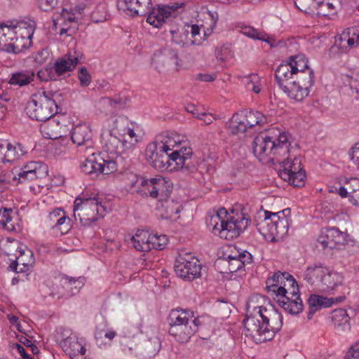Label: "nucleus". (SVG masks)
Returning <instances> with one entry per match:
<instances>
[{
	"instance_id": "obj_1",
	"label": "nucleus",
	"mask_w": 359,
	"mask_h": 359,
	"mask_svg": "<svg viewBox=\"0 0 359 359\" xmlns=\"http://www.w3.org/2000/svg\"><path fill=\"white\" fill-rule=\"evenodd\" d=\"M290 142L287 133L278 128H271L257 135L253 142V151L260 161L275 163L289 152Z\"/></svg>"
},
{
	"instance_id": "obj_2",
	"label": "nucleus",
	"mask_w": 359,
	"mask_h": 359,
	"mask_svg": "<svg viewBox=\"0 0 359 359\" xmlns=\"http://www.w3.org/2000/svg\"><path fill=\"white\" fill-rule=\"evenodd\" d=\"M117 6L131 16L148 14L147 22L155 27H161L176 16L175 10L168 6L151 9V0H118Z\"/></svg>"
},
{
	"instance_id": "obj_3",
	"label": "nucleus",
	"mask_w": 359,
	"mask_h": 359,
	"mask_svg": "<svg viewBox=\"0 0 359 359\" xmlns=\"http://www.w3.org/2000/svg\"><path fill=\"white\" fill-rule=\"evenodd\" d=\"M250 217L243 212L237 213L235 216L228 215L225 208L219 209L210 217L208 224L212 226V231L220 238L231 240L237 238L246 229Z\"/></svg>"
},
{
	"instance_id": "obj_4",
	"label": "nucleus",
	"mask_w": 359,
	"mask_h": 359,
	"mask_svg": "<svg viewBox=\"0 0 359 359\" xmlns=\"http://www.w3.org/2000/svg\"><path fill=\"white\" fill-rule=\"evenodd\" d=\"M55 93L38 90L33 94L25 107L26 114L29 118L39 121L49 120L57 113L58 106L55 97Z\"/></svg>"
},
{
	"instance_id": "obj_5",
	"label": "nucleus",
	"mask_w": 359,
	"mask_h": 359,
	"mask_svg": "<svg viewBox=\"0 0 359 359\" xmlns=\"http://www.w3.org/2000/svg\"><path fill=\"white\" fill-rule=\"evenodd\" d=\"M290 208H285L278 212H264V219L256 224L258 231L264 237H282L287 233L290 224Z\"/></svg>"
},
{
	"instance_id": "obj_6",
	"label": "nucleus",
	"mask_w": 359,
	"mask_h": 359,
	"mask_svg": "<svg viewBox=\"0 0 359 359\" xmlns=\"http://www.w3.org/2000/svg\"><path fill=\"white\" fill-rule=\"evenodd\" d=\"M304 280L311 285L318 286L322 291L328 292L341 285L344 278L341 273L319 264L308 267Z\"/></svg>"
},
{
	"instance_id": "obj_7",
	"label": "nucleus",
	"mask_w": 359,
	"mask_h": 359,
	"mask_svg": "<svg viewBox=\"0 0 359 359\" xmlns=\"http://www.w3.org/2000/svg\"><path fill=\"white\" fill-rule=\"evenodd\" d=\"M280 165L279 176L285 182L294 187L304 186L306 178L305 171L303 170L302 158L294 154L292 148L289 147V152L286 156H282L280 161H275Z\"/></svg>"
},
{
	"instance_id": "obj_8",
	"label": "nucleus",
	"mask_w": 359,
	"mask_h": 359,
	"mask_svg": "<svg viewBox=\"0 0 359 359\" xmlns=\"http://www.w3.org/2000/svg\"><path fill=\"white\" fill-rule=\"evenodd\" d=\"M107 207L99 201L98 196L93 198H76L74 201V216L83 226H88L103 217Z\"/></svg>"
},
{
	"instance_id": "obj_9",
	"label": "nucleus",
	"mask_w": 359,
	"mask_h": 359,
	"mask_svg": "<svg viewBox=\"0 0 359 359\" xmlns=\"http://www.w3.org/2000/svg\"><path fill=\"white\" fill-rule=\"evenodd\" d=\"M182 65L177 50L168 47L156 50L151 58V65L159 74L177 72Z\"/></svg>"
},
{
	"instance_id": "obj_10",
	"label": "nucleus",
	"mask_w": 359,
	"mask_h": 359,
	"mask_svg": "<svg viewBox=\"0 0 359 359\" xmlns=\"http://www.w3.org/2000/svg\"><path fill=\"white\" fill-rule=\"evenodd\" d=\"M260 306H254L252 311H250V306H248L246 318L244 320V328L245 335L251 337L257 344L269 341L271 333L264 331V325L262 323L261 316H259Z\"/></svg>"
},
{
	"instance_id": "obj_11",
	"label": "nucleus",
	"mask_w": 359,
	"mask_h": 359,
	"mask_svg": "<svg viewBox=\"0 0 359 359\" xmlns=\"http://www.w3.org/2000/svg\"><path fill=\"white\" fill-rule=\"evenodd\" d=\"M147 162L159 170H172L171 153H168L163 147L155 141L149 144L145 150Z\"/></svg>"
},
{
	"instance_id": "obj_12",
	"label": "nucleus",
	"mask_w": 359,
	"mask_h": 359,
	"mask_svg": "<svg viewBox=\"0 0 359 359\" xmlns=\"http://www.w3.org/2000/svg\"><path fill=\"white\" fill-rule=\"evenodd\" d=\"M174 268L177 276L187 280H193L201 276L199 260L190 255H180L176 258Z\"/></svg>"
},
{
	"instance_id": "obj_13",
	"label": "nucleus",
	"mask_w": 359,
	"mask_h": 359,
	"mask_svg": "<svg viewBox=\"0 0 359 359\" xmlns=\"http://www.w3.org/2000/svg\"><path fill=\"white\" fill-rule=\"evenodd\" d=\"M289 70H281V73L275 75L276 79L279 87L290 97L297 101H302L304 97H307L309 91L308 88L298 83L296 80H292L287 76Z\"/></svg>"
},
{
	"instance_id": "obj_14",
	"label": "nucleus",
	"mask_w": 359,
	"mask_h": 359,
	"mask_svg": "<svg viewBox=\"0 0 359 359\" xmlns=\"http://www.w3.org/2000/svg\"><path fill=\"white\" fill-rule=\"evenodd\" d=\"M48 173L47 166L41 163L31 161L25 165L21 171L16 176L13 177V180H18L19 183H26L29 182H35L39 179L45 177Z\"/></svg>"
},
{
	"instance_id": "obj_15",
	"label": "nucleus",
	"mask_w": 359,
	"mask_h": 359,
	"mask_svg": "<svg viewBox=\"0 0 359 359\" xmlns=\"http://www.w3.org/2000/svg\"><path fill=\"white\" fill-rule=\"evenodd\" d=\"M259 312L260 313L259 316H261L263 325H264L265 332L271 334L269 337V341L276 332L280 330L283 325V316L273 308L266 309L260 306Z\"/></svg>"
},
{
	"instance_id": "obj_16",
	"label": "nucleus",
	"mask_w": 359,
	"mask_h": 359,
	"mask_svg": "<svg viewBox=\"0 0 359 359\" xmlns=\"http://www.w3.org/2000/svg\"><path fill=\"white\" fill-rule=\"evenodd\" d=\"M287 69L289 70V74H287V76L292 78V76L296 72L311 69L308 65V60L306 56L303 54H299L291 57L289 62L280 64L276 69L275 75L278 76L281 73V70L284 72V70L286 71Z\"/></svg>"
},
{
	"instance_id": "obj_17",
	"label": "nucleus",
	"mask_w": 359,
	"mask_h": 359,
	"mask_svg": "<svg viewBox=\"0 0 359 359\" xmlns=\"http://www.w3.org/2000/svg\"><path fill=\"white\" fill-rule=\"evenodd\" d=\"M227 258L229 273H235L252 262V256L249 252H240L236 248L231 251Z\"/></svg>"
},
{
	"instance_id": "obj_18",
	"label": "nucleus",
	"mask_w": 359,
	"mask_h": 359,
	"mask_svg": "<svg viewBox=\"0 0 359 359\" xmlns=\"http://www.w3.org/2000/svg\"><path fill=\"white\" fill-rule=\"evenodd\" d=\"M198 330V320L183 325H173L169 329V334L176 340L184 343L188 341L190 337Z\"/></svg>"
},
{
	"instance_id": "obj_19",
	"label": "nucleus",
	"mask_w": 359,
	"mask_h": 359,
	"mask_svg": "<svg viewBox=\"0 0 359 359\" xmlns=\"http://www.w3.org/2000/svg\"><path fill=\"white\" fill-rule=\"evenodd\" d=\"M93 165L96 173L109 175L117 170L116 162L109 156L104 158L101 154H95V156H89L86 157Z\"/></svg>"
},
{
	"instance_id": "obj_20",
	"label": "nucleus",
	"mask_w": 359,
	"mask_h": 359,
	"mask_svg": "<svg viewBox=\"0 0 359 359\" xmlns=\"http://www.w3.org/2000/svg\"><path fill=\"white\" fill-rule=\"evenodd\" d=\"M80 53L74 51L69 52L62 59L57 60L52 68L55 73L56 77L62 76L66 72L72 71L79 63Z\"/></svg>"
},
{
	"instance_id": "obj_21",
	"label": "nucleus",
	"mask_w": 359,
	"mask_h": 359,
	"mask_svg": "<svg viewBox=\"0 0 359 359\" xmlns=\"http://www.w3.org/2000/svg\"><path fill=\"white\" fill-rule=\"evenodd\" d=\"M111 133L102 135V142L105 151L110 154H119L124 151L127 141L123 138Z\"/></svg>"
},
{
	"instance_id": "obj_22",
	"label": "nucleus",
	"mask_w": 359,
	"mask_h": 359,
	"mask_svg": "<svg viewBox=\"0 0 359 359\" xmlns=\"http://www.w3.org/2000/svg\"><path fill=\"white\" fill-rule=\"evenodd\" d=\"M273 299L277 302L278 305L281 306L285 311L292 315H297L302 311L303 304L299 294V297H292V299L288 298L287 296H277Z\"/></svg>"
},
{
	"instance_id": "obj_23",
	"label": "nucleus",
	"mask_w": 359,
	"mask_h": 359,
	"mask_svg": "<svg viewBox=\"0 0 359 359\" xmlns=\"http://www.w3.org/2000/svg\"><path fill=\"white\" fill-rule=\"evenodd\" d=\"M71 138L74 144L83 149V144L92 141L91 130L86 125H78L72 129Z\"/></svg>"
},
{
	"instance_id": "obj_24",
	"label": "nucleus",
	"mask_w": 359,
	"mask_h": 359,
	"mask_svg": "<svg viewBox=\"0 0 359 359\" xmlns=\"http://www.w3.org/2000/svg\"><path fill=\"white\" fill-rule=\"evenodd\" d=\"M129 243L138 251L148 252L151 250L150 233L147 231L138 229L135 234L130 238Z\"/></svg>"
},
{
	"instance_id": "obj_25",
	"label": "nucleus",
	"mask_w": 359,
	"mask_h": 359,
	"mask_svg": "<svg viewBox=\"0 0 359 359\" xmlns=\"http://www.w3.org/2000/svg\"><path fill=\"white\" fill-rule=\"evenodd\" d=\"M229 133L234 135H239L248 132L244 111L235 113L227 123Z\"/></svg>"
},
{
	"instance_id": "obj_26",
	"label": "nucleus",
	"mask_w": 359,
	"mask_h": 359,
	"mask_svg": "<svg viewBox=\"0 0 359 359\" xmlns=\"http://www.w3.org/2000/svg\"><path fill=\"white\" fill-rule=\"evenodd\" d=\"M334 302L332 298H327L323 296L312 294L310 296L308 303L309 306V311L308 313V318L311 319L315 312L321 308H327L330 306Z\"/></svg>"
},
{
	"instance_id": "obj_27",
	"label": "nucleus",
	"mask_w": 359,
	"mask_h": 359,
	"mask_svg": "<svg viewBox=\"0 0 359 359\" xmlns=\"http://www.w3.org/2000/svg\"><path fill=\"white\" fill-rule=\"evenodd\" d=\"M15 36L16 35L13 28V22H11L10 25L0 24V49L7 51Z\"/></svg>"
},
{
	"instance_id": "obj_28",
	"label": "nucleus",
	"mask_w": 359,
	"mask_h": 359,
	"mask_svg": "<svg viewBox=\"0 0 359 359\" xmlns=\"http://www.w3.org/2000/svg\"><path fill=\"white\" fill-rule=\"evenodd\" d=\"M286 294H292V297H299V286L295 279L290 275V278H287L285 280L283 285H280L276 290L275 297L277 296H285Z\"/></svg>"
},
{
	"instance_id": "obj_29",
	"label": "nucleus",
	"mask_w": 359,
	"mask_h": 359,
	"mask_svg": "<svg viewBox=\"0 0 359 359\" xmlns=\"http://www.w3.org/2000/svg\"><path fill=\"white\" fill-rule=\"evenodd\" d=\"M193 312L188 310L176 309L172 310L169 315L170 325H183L187 323L193 322Z\"/></svg>"
},
{
	"instance_id": "obj_30",
	"label": "nucleus",
	"mask_w": 359,
	"mask_h": 359,
	"mask_svg": "<svg viewBox=\"0 0 359 359\" xmlns=\"http://www.w3.org/2000/svg\"><path fill=\"white\" fill-rule=\"evenodd\" d=\"M155 191H151V194L156 196L163 200L169 196L171 191L170 183L164 177L161 176L154 177Z\"/></svg>"
},
{
	"instance_id": "obj_31",
	"label": "nucleus",
	"mask_w": 359,
	"mask_h": 359,
	"mask_svg": "<svg viewBox=\"0 0 359 359\" xmlns=\"http://www.w3.org/2000/svg\"><path fill=\"white\" fill-rule=\"evenodd\" d=\"M244 116L248 130L257 126H262L267 122V118L258 111H244Z\"/></svg>"
},
{
	"instance_id": "obj_32",
	"label": "nucleus",
	"mask_w": 359,
	"mask_h": 359,
	"mask_svg": "<svg viewBox=\"0 0 359 359\" xmlns=\"http://www.w3.org/2000/svg\"><path fill=\"white\" fill-rule=\"evenodd\" d=\"M61 126L59 122H55L54 120H48V122L41 125V131L43 136L47 139L57 140L62 135L60 133Z\"/></svg>"
},
{
	"instance_id": "obj_33",
	"label": "nucleus",
	"mask_w": 359,
	"mask_h": 359,
	"mask_svg": "<svg viewBox=\"0 0 359 359\" xmlns=\"http://www.w3.org/2000/svg\"><path fill=\"white\" fill-rule=\"evenodd\" d=\"M15 35L32 41L34 31V25L29 22L21 20L13 22Z\"/></svg>"
},
{
	"instance_id": "obj_34",
	"label": "nucleus",
	"mask_w": 359,
	"mask_h": 359,
	"mask_svg": "<svg viewBox=\"0 0 359 359\" xmlns=\"http://www.w3.org/2000/svg\"><path fill=\"white\" fill-rule=\"evenodd\" d=\"M34 77V73L32 71H22L12 74L8 83L11 85L19 86H27L30 83Z\"/></svg>"
},
{
	"instance_id": "obj_35",
	"label": "nucleus",
	"mask_w": 359,
	"mask_h": 359,
	"mask_svg": "<svg viewBox=\"0 0 359 359\" xmlns=\"http://www.w3.org/2000/svg\"><path fill=\"white\" fill-rule=\"evenodd\" d=\"M358 189L359 179L357 177H351L349 179H345L340 187L337 189V191L342 198H349V195L353 194Z\"/></svg>"
},
{
	"instance_id": "obj_36",
	"label": "nucleus",
	"mask_w": 359,
	"mask_h": 359,
	"mask_svg": "<svg viewBox=\"0 0 359 359\" xmlns=\"http://www.w3.org/2000/svg\"><path fill=\"white\" fill-rule=\"evenodd\" d=\"M25 154V151L22 144L19 143L12 144L6 142V149L5 151V158L4 163L13 162L19 159Z\"/></svg>"
},
{
	"instance_id": "obj_37",
	"label": "nucleus",
	"mask_w": 359,
	"mask_h": 359,
	"mask_svg": "<svg viewBox=\"0 0 359 359\" xmlns=\"http://www.w3.org/2000/svg\"><path fill=\"white\" fill-rule=\"evenodd\" d=\"M332 320L334 327L339 331L349 328V318L344 309H339L334 310L332 315Z\"/></svg>"
},
{
	"instance_id": "obj_38",
	"label": "nucleus",
	"mask_w": 359,
	"mask_h": 359,
	"mask_svg": "<svg viewBox=\"0 0 359 359\" xmlns=\"http://www.w3.org/2000/svg\"><path fill=\"white\" fill-rule=\"evenodd\" d=\"M290 277V274L284 272L278 271L273 274L271 278H269L266 280V288L269 292H272L273 294H276V290L280 285H283L285 280L287 278Z\"/></svg>"
},
{
	"instance_id": "obj_39",
	"label": "nucleus",
	"mask_w": 359,
	"mask_h": 359,
	"mask_svg": "<svg viewBox=\"0 0 359 359\" xmlns=\"http://www.w3.org/2000/svg\"><path fill=\"white\" fill-rule=\"evenodd\" d=\"M290 79L309 88L314 83V73L312 69L296 72Z\"/></svg>"
},
{
	"instance_id": "obj_40",
	"label": "nucleus",
	"mask_w": 359,
	"mask_h": 359,
	"mask_svg": "<svg viewBox=\"0 0 359 359\" xmlns=\"http://www.w3.org/2000/svg\"><path fill=\"white\" fill-rule=\"evenodd\" d=\"M60 346L66 354L72 358L79 354V348H81V344L76 339H74L72 337H67L62 339L60 342Z\"/></svg>"
},
{
	"instance_id": "obj_41",
	"label": "nucleus",
	"mask_w": 359,
	"mask_h": 359,
	"mask_svg": "<svg viewBox=\"0 0 359 359\" xmlns=\"http://www.w3.org/2000/svg\"><path fill=\"white\" fill-rule=\"evenodd\" d=\"M341 41H346L351 48L359 46V24L348 28L340 36Z\"/></svg>"
},
{
	"instance_id": "obj_42",
	"label": "nucleus",
	"mask_w": 359,
	"mask_h": 359,
	"mask_svg": "<svg viewBox=\"0 0 359 359\" xmlns=\"http://www.w3.org/2000/svg\"><path fill=\"white\" fill-rule=\"evenodd\" d=\"M32 44V41L29 39H25L22 37L15 36L13 42L10 43L9 48H8L6 52L18 54L30 47Z\"/></svg>"
},
{
	"instance_id": "obj_43",
	"label": "nucleus",
	"mask_w": 359,
	"mask_h": 359,
	"mask_svg": "<svg viewBox=\"0 0 359 359\" xmlns=\"http://www.w3.org/2000/svg\"><path fill=\"white\" fill-rule=\"evenodd\" d=\"M12 209H0V226L8 231H15V224L13 222Z\"/></svg>"
},
{
	"instance_id": "obj_44",
	"label": "nucleus",
	"mask_w": 359,
	"mask_h": 359,
	"mask_svg": "<svg viewBox=\"0 0 359 359\" xmlns=\"http://www.w3.org/2000/svg\"><path fill=\"white\" fill-rule=\"evenodd\" d=\"M243 34L255 39L261 40L270 44L271 47L275 46V39L269 37L266 34L258 32L257 30L251 27H245L242 29Z\"/></svg>"
},
{
	"instance_id": "obj_45",
	"label": "nucleus",
	"mask_w": 359,
	"mask_h": 359,
	"mask_svg": "<svg viewBox=\"0 0 359 359\" xmlns=\"http://www.w3.org/2000/svg\"><path fill=\"white\" fill-rule=\"evenodd\" d=\"M192 156V151L191 148L183 147L180 150H175L171 152V160L172 164L175 163V166L182 165L183 162L191 158Z\"/></svg>"
},
{
	"instance_id": "obj_46",
	"label": "nucleus",
	"mask_w": 359,
	"mask_h": 359,
	"mask_svg": "<svg viewBox=\"0 0 359 359\" xmlns=\"http://www.w3.org/2000/svg\"><path fill=\"white\" fill-rule=\"evenodd\" d=\"M128 121L123 117H118L114 121V126L109 132L121 137H123L126 135L128 130Z\"/></svg>"
},
{
	"instance_id": "obj_47",
	"label": "nucleus",
	"mask_w": 359,
	"mask_h": 359,
	"mask_svg": "<svg viewBox=\"0 0 359 359\" xmlns=\"http://www.w3.org/2000/svg\"><path fill=\"white\" fill-rule=\"evenodd\" d=\"M243 82L248 90H252L257 94L260 92V79L257 74H252L245 76L243 77Z\"/></svg>"
},
{
	"instance_id": "obj_48",
	"label": "nucleus",
	"mask_w": 359,
	"mask_h": 359,
	"mask_svg": "<svg viewBox=\"0 0 359 359\" xmlns=\"http://www.w3.org/2000/svg\"><path fill=\"white\" fill-rule=\"evenodd\" d=\"M168 238L165 235L158 236L150 233V246L151 250L154 249L161 250L165 248L168 244Z\"/></svg>"
},
{
	"instance_id": "obj_49",
	"label": "nucleus",
	"mask_w": 359,
	"mask_h": 359,
	"mask_svg": "<svg viewBox=\"0 0 359 359\" xmlns=\"http://www.w3.org/2000/svg\"><path fill=\"white\" fill-rule=\"evenodd\" d=\"M330 236L332 237L335 248L337 245H344L348 242V235L345 232L339 231L336 227H330Z\"/></svg>"
},
{
	"instance_id": "obj_50",
	"label": "nucleus",
	"mask_w": 359,
	"mask_h": 359,
	"mask_svg": "<svg viewBox=\"0 0 359 359\" xmlns=\"http://www.w3.org/2000/svg\"><path fill=\"white\" fill-rule=\"evenodd\" d=\"M330 231L329 228L325 229L322 231L321 234L318 239V243L322 245L323 248H336L332 237L330 236Z\"/></svg>"
},
{
	"instance_id": "obj_51",
	"label": "nucleus",
	"mask_w": 359,
	"mask_h": 359,
	"mask_svg": "<svg viewBox=\"0 0 359 359\" xmlns=\"http://www.w3.org/2000/svg\"><path fill=\"white\" fill-rule=\"evenodd\" d=\"M142 187L141 191L146 196H149L153 198H156V196L151 194L152 191H155L154 178L142 179L140 182Z\"/></svg>"
},
{
	"instance_id": "obj_52",
	"label": "nucleus",
	"mask_w": 359,
	"mask_h": 359,
	"mask_svg": "<svg viewBox=\"0 0 359 359\" xmlns=\"http://www.w3.org/2000/svg\"><path fill=\"white\" fill-rule=\"evenodd\" d=\"M38 78L43 81H48V80H54L57 79L55 76V73L53 71L52 67H46L39 70L37 72Z\"/></svg>"
},
{
	"instance_id": "obj_53",
	"label": "nucleus",
	"mask_w": 359,
	"mask_h": 359,
	"mask_svg": "<svg viewBox=\"0 0 359 359\" xmlns=\"http://www.w3.org/2000/svg\"><path fill=\"white\" fill-rule=\"evenodd\" d=\"M158 144L169 153L170 151H174L173 149L177 144V141L172 137L168 135L163 136L161 140L158 141Z\"/></svg>"
},
{
	"instance_id": "obj_54",
	"label": "nucleus",
	"mask_w": 359,
	"mask_h": 359,
	"mask_svg": "<svg viewBox=\"0 0 359 359\" xmlns=\"http://www.w3.org/2000/svg\"><path fill=\"white\" fill-rule=\"evenodd\" d=\"M172 169L175 170H181L186 174H191L196 171L197 168L195 164L192 162L191 159L189 158L187 161H184L182 163V165H178L177 166H174Z\"/></svg>"
},
{
	"instance_id": "obj_55",
	"label": "nucleus",
	"mask_w": 359,
	"mask_h": 359,
	"mask_svg": "<svg viewBox=\"0 0 359 359\" xmlns=\"http://www.w3.org/2000/svg\"><path fill=\"white\" fill-rule=\"evenodd\" d=\"M78 78L81 86L86 87L91 83V76L86 67H81L78 72Z\"/></svg>"
},
{
	"instance_id": "obj_56",
	"label": "nucleus",
	"mask_w": 359,
	"mask_h": 359,
	"mask_svg": "<svg viewBox=\"0 0 359 359\" xmlns=\"http://www.w3.org/2000/svg\"><path fill=\"white\" fill-rule=\"evenodd\" d=\"M165 208V215L164 217L166 219H170L175 215L180 212V206L177 205L176 203H174L173 202L169 203L166 201Z\"/></svg>"
},
{
	"instance_id": "obj_57",
	"label": "nucleus",
	"mask_w": 359,
	"mask_h": 359,
	"mask_svg": "<svg viewBox=\"0 0 359 359\" xmlns=\"http://www.w3.org/2000/svg\"><path fill=\"white\" fill-rule=\"evenodd\" d=\"M58 0H38L39 7L43 11H50L57 5Z\"/></svg>"
},
{
	"instance_id": "obj_58",
	"label": "nucleus",
	"mask_w": 359,
	"mask_h": 359,
	"mask_svg": "<svg viewBox=\"0 0 359 359\" xmlns=\"http://www.w3.org/2000/svg\"><path fill=\"white\" fill-rule=\"evenodd\" d=\"M11 173L9 172H2L0 173V192L4 191L11 183Z\"/></svg>"
},
{
	"instance_id": "obj_59",
	"label": "nucleus",
	"mask_w": 359,
	"mask_h": 359,
	"mask_svg": "<svg viewBox=\"0 0 359 359\" xmlns=\"http://www.w3.org/2000/svg\"><path fill=\"white\" fill-rule=\"evenodd\" d=\"M79 151L84 154V156L86 158L89 156H95V154H99L100 152L96 151L95 148L94 147L93 140L89 144H83V149L79 147Z\"/></svg>"
},
{
	"instance_id": "obj_60",
	"label": "nucleus",
	"mask_w": 359,
	"mask_h": 359,
	"mask_svg": "<svg viewBox=\"0 0 359 359\" xmlns=\"http://www.w3.org/2000/svg\"><path fill=\"white\" fill-rule=\"evenodd\" d=\"M348 79L351 88L355 90V92L359 94V69L353 72Z\"/></svg>"
},
{
	"instance_id": "obj_61",
	"label": "nucleus",
	"mask_w": 359,
	"mask_h": 359,
	"mask_svg": "<svg viewBox=\"0 0 359 359\" xmlns=\"http://www.w3.org/2000/svg\"><path fill=\"white\" fill-rule=\"evenodd\" d=\"M200 27L197 25H186L182 31L185 36L190 32L192 37H196V36H200Z\"/></svg>"
},
{
	"instance_id": "obj_62",
	"label": "nucleus",
	"mask_w": 359,
	"mask_h": 359,
	"mask_svg": "<svg viewBox=\"0 0 359 359\" xmlns=\"http://www.w3.org/2000/svg\"><path fill=\"white\" fill-rule=\"evenodd\" d=\"M347 359H359V341L351 347L347 353Z\"/></svg>"
},
{
	"instance_id": "obj_63",
	"label": "nucleus",
	"mask_w": 359,
	"mask_h": 359,
	"mask_svg": "<svg viewBox=\"0 0 359 359\" xmlns=\"http://www.w3.org/2000/svg\"><path fill=\"white\" fill-rule=\"evenodd\" d=\"M196 118L199 120L203 121L206 125H209L213 122L216 118L210 113H201L197 114Z\"/></svg>"
},
{
	"instance_id": "obj_64",
	"label": "nucleus",
	"mask_w": 359,
	"mask_h": 359,
	"mask_svg": "<svg viewBox=\"0 0 359 359\" xmlns=\"http://www.w3.org/2000/svg\"><path fill=\"white\" fill-rule=\"evenodd\" d=\"M351 160L358 166L359 169V142H357L351 149Z\"/></svg>"
}]
</instances>
